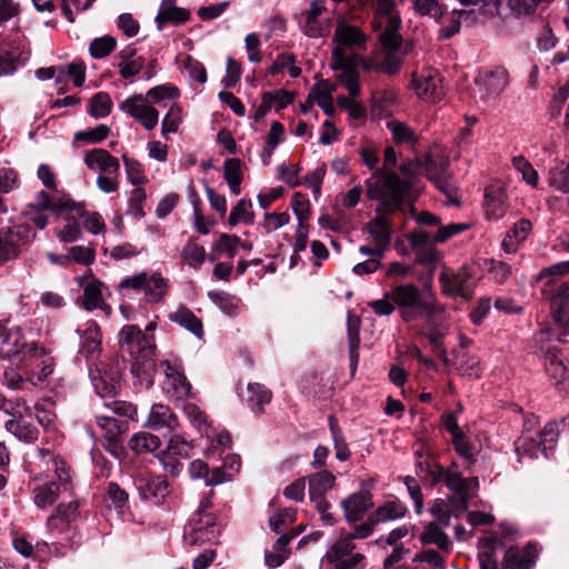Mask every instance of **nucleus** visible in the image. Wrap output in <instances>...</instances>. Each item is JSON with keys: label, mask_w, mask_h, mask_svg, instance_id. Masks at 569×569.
<instances>
[{"label": "nucleus", "mask_w": 569, "mask_h": 569, "mask_svg": "<svg viewBox=\"0 0 569 569\" xmlns=\"http://www.w3.org/2000/svg\"><path fill=\"white\" fill-rule=\"evenodd\" d=\"M509 206L505 190L499 186H489L485 190L483 210L488 220H500L508 212Z\"/></svg>", "instance_id": "obj_22"}, {"label": "nucleus", "mask_w": 569, "mask_h": 569, "mask_svg": "<svg viewBox=\"0 0 569 569\" xmlns=\"http://www.w3.org/2000/svg\"><path fill=\"white\" fill-rule=\"evenodd\" d=\"M397 166V153L393 147H387L385 149V156H383V167L380 169H376V171L372 172L370 178H373L378 172H381L385 177L386 176H393L396 177L400 182L406 183L407 187V199H413L415 197L411 196V182L410 179H401L395 171H392V168Z\"/></svg>", "instance_id": "obj_39"}, {"label": "nucleus", "mask_w": 569, "mask_h": 569, "mask_svg": "<svg viewBox=\"0 0 569 569\" xmlns=\"http://www.w3.org/2000/svg\"><path fill=\"white\" fill-rule=\"evenodd\" d=\"M83 161L89 169L94 170L99 168L107 174H117L120 170L118 158L100 148L87 151Z\"/></svg>", "instance_id": "obj_27"}, {"label": "nucleus", "mask_w": 569, "mask_h": 569, "mask_svg": "<svg viewBox=\"0 0 569 569\" xmlns=\"http://www.w3.org/2000/svg\"><path fill=\"white\" fill-rule=\"evenodd\" d=\"M346 520L351 523L362 519L365 513L372 508V495L369 490H360L350 495L340 502Z\"/></svg>", "instance_id": "obj_19"}, {"label": "nucleus", "mask_w": 569, "mask_h": 569, "mask_svg": "<svg viewBox=\"0 0 569 569\" xmlns=\"http://www.w3.org/2000/svg\"><path fill=\"white\" fill-rule=\"evenodd\" d=\"M38 351H40V356L47 355V350L43 347L39 348L37 342L27 343L19 328L8 330L0 342V355L9 358L11 363L16 365L28 358L37 357Z\"/></svg>", "instance_id": "obj_8"}, {"label": "nucleus", "mask_w": 569, "mask_h": 569, "mask_svg": "<svg viewBox=\"0 0 569 569\" xmlns=\"http://www.w3.org/2000/svg\"><path fill=\"white\" fill-rule=\"evenodd\" d=\"M545 367L553 383L563 392L569 393V370L559 356L558 350H547L545 357Z\"/></svg>", "instance_id": "obj_24"}, {"label": "nucleus", "mask_w": 569, "mask_h": 569, "mask_svg": "<svg viewBox=\"0 0 569 569\" xmlns=\"http://www.w3.org/2000/svg\"><path fill=\"white\" fill-rule=\"evenodd\" d=\"M183 415L190 425L201 435L207 438H211L210 423L208 421V417L203 410L200 409L199 406L194 403H186L182 408Z\"/></svg>", "instance_id": "obj_34"}, {"label": "nucleus", "mask_w": 569, "mask_h": 569, "mask_svg": "<svg viewBox=\"0 0 569 569\" xmlns=\"http://www.w3.org/2000/svg\"><path fill=\"white\" fill-rule=\"evenodd\" d=\"M80 503L77 500H73L69 503H60L54 512L49 517L48 521H52L57 518H59L64 523H71L74 521L80 512H79Z\"/></svg>", "instance_id": "obj_58"}, {"label": "nucleus", "mask_w": 569, "mask_h": 569, "mask_svg": "<svg viewBox=\"0 0 569 569\" xmlns=\"http://www.w3.org/2000/svg\"><path fill=\"white\" fill-rule=\"evenodd\" d=\"M149 426L151 429L167 433L168 437L177 435L174 427L178 425L177 417L169 406L154 403L149 413Z\"/></svg>", "instance_id": "obj_26"}, {"label": "nucleus", "mask_w": 569, "mask_h": 569, "mask_svg": "<svg viewBox=\"0 0 569 569\" xmlns=\"http://www.w3.org/2000/svg\"><path fill=\"white\" fill-rule=\"evenodd\" d=\"M331 68L338 72L339 82L355 98L360 93L359 72L357 71V57L342 53L340 49L332 50Z\"/></svg>", "instance_id": "obj_10"}, {"label": "nucleus", "mask_w": 569, "mask_h": 569, "mask_svg": "<svg viewBox=\"0 0 569 569\" xmlns=\"http://www.w3.org/2000/svg\"><path fill=\"white\" fill-rule=\"evenodd\" d=\"M509 84V74L506 68L495 66L480 72L476 86L482 100L498 97Z\"/></svg>", "instance_id": "obj_13"}, {"label": "nucleus", "mask_w": 569, "mask_h": 569, "mask_svg": "<svg viewBox=\"0 0 569 569\" xmlns=\"http://www.w3.org/2000/svg\"><path fill=\"white\" fill-rule=\"evenodd\" d=\"M435 480H442L451 491L459 493V497L450 499V503L460 511L467 510L469 499L475 496L479 487L477 477L463 478L459 471L452 468H437Z\"/></svg>", "instance_id": "obj_6"}, {"label": "nucleus", "mask_w": 569, "mask_h": 569, "mask_svg": "<svg viewBox=\"0 0 569 569\" xmlns=\"http://www.w3.org/2000/svg\"><path fill=\"white\" fill-rule=\"evenodd\" d=\"M133 485L142 500L154 505L163 503L169 495V483L162 476L139 473L134 477Z\"/></svg>", "instance_id": "obj_12"}, {"label": "nucleus", "mask_w": 569, "mask_h": 569, "mask_svg": "<svg viewBox=\"0 0 569 569\" xmlns=\"http://www.w3.org/2000/svg\"><path fill=\"white\" fill-rule=\"evenodd\" d=\"M29 53L24 51L16 52L13 49L0 50V77L12 74L19 66H23L28 60Z\"/></svg>", "instance_id": "obj_35"}, {"label": "nucleus", "mask_w": 569, "mask_h": 569, "mask_svg": "<svg viewBox=\"0 0 569 569\" xmlns=\"http://www.w3.org/2000/svg\"><path fill=\"white\" fill-rule=\"evenodd\" d=\"M117 46V41L111 36H103L100 38H94L90 46L89 52L94 59H102L109 56Z\"/></svg>", "instance_id": "obj_54"}, {"label": "nucleus", "mask_w": 569, "mask_h": 569, "mask_svg": "<svg viewBox=\"0 0 569 569\" xmlns=\"http://www.w3.org/2000/svg\"><path fill=\"white\" fill-rule=\"evenodd\" d=\"M36 230L27 223L0 228V266L13 261L36 238Z\"/></svg>", "instance_id": "obj_4"}, {"label": "nucleus", "mask_w": 569, "mask_h": 569, "mask_svg": "<svg viewBox=\"0 0 569 569\" xmlns=\"http://www.w3.org/2000/svg\"><path fill=\"white\" fill-rule=\"evenodd\" d=\"M420 539L425 545H436L441 550H448L450 546V540L447 533L440 529V527L430 522L425 531L421 533Z\"/></svg>", "instance_id": "obj_45"}, {"label": "nucleus", "mask_w": 569, "mask_h": 569, "mask_svg": "<svg viewBox=\"0 0 569 569\" xmlns=\"http://www.w3.org/2000/svg\"><path fill=\"white\" fill-rule=\"evenodd\" d=\"M333 39L337 44L335 49H340L342 53H347L346 49L365 48L367 42V37L360 28L345 22L338 23Z\"/></svg>", "instance_id": "obj_20"}, {"label": "nucleus", "mask_w": 569, "mask_h": 569, "mask_svg": "<svg viewBox=\"0 0 569 569\" xmlns=\"http://www.w3.org/2000/svg\"><path fill=\"white\" fill-rule=\"evenodd\" d=\"M79 284L83 289V301L82 307L88 310L92 311L94 309L101 308L103 305V298H102V291L101 288L103 283L94 278L92 273L90 272V280L87 281V277H79Z\"/></svg>", "instance_id": "obj_29"}, {"label": "nucleus", "mask_w": 569, "mask_h": 569, "mask_svg": "<svg viewBox=\"0 0 569 569\" xmlns=\"http://www.w3.org/2000/svg\"><path fill=\"white\" fill-rule=\"evenodd\" d=\"M97 425L106 431L104 438L120 437L122 432L128 429V422L124 420H118L113 416L109 415H97Z\"/></svg>", "instance_id": "obj_48"}, {"label": "nucleus", "mask_w": 569, "mask_h": 569, "mask_svg": "<svg viewBox=\"0 0 569 569\" xmlns=\"http://www.w3.org/2000/svg\"><path fill=\"white\" fill-rule=\"evenodd\" d=\"M247 402L254 412H262L263 405L270 402L272 393L260 383H249Z\"/></svg>", "instance_id": "obj_42"}, {"label": "nucleus", "mask_w": 569, "mask_h": 569, "mask_svg": "<svg viewBox=\"0 0 569 569\" xmlns=\"http://www.w3.org/2000/svg\"><path fill=\"white\" fill-rule=\"evenodd\" d=\"M119 349L122 362L126 355L131 363V373L140 379L141 383L151 386L154 376L163 377L166 392L178 391V366L170 360H162L158 365L153 360L156 343L152 335H147L136 325H127L119 332Z\"/></svg>", "instance_id": "obj_2"}, {"label": "nucleus", "mask_w": 569, "mask_h": 569, "mask_svg": "<svg viewBox=\"0 0 569 569\" xmlns=\"http://www.w3.org/2000/svg\"><path fill=\"white\" fill-rule=\"evenodd\" d=\"M290 222V214L284 212H267L263 216L262 228L267 233L278 230Z\"/></svg>", "instance_id": "obj_64"}, {"label": "nucleus", "mask_w": 569, "mask_h": 569, "mask_svg": "<svg viewBox=\"0 0 569 569\" xmlns=\"http://www.w3.org/2000/svg\"><path fill=\"white\" fill-rule=\"evenodd\" d=\"M335 90L336 86L332 82L322 80L309 93V99H313L328 116H332L335 113V106L331 94Z\"/></svg>", "instance_id": "obj_30"}, {"label": "nucleus", "mask_w": 569, "mask_h": 569, "mask_svg": "<svg viewBox=\"0 0 569 569\" xmlns=\"http://www.w3.org/2000/svg\"><path fill=\"white\" fill-rule=\"evenodd\" d=\"M148 452H153L163 469L172 476L178 473V435L156 436L147 432Z\"/></svg>", "instance_id": "obj_9"}, {"label": "nucleus", "mask_w": 569, "mask_h": 569, "mask_svg": "<svg viewBox=\"0 0 569 569\" xmlns=\"http://www.w3.org/2000/svg\"><path fill=\"white\" fill-rule=\"evenodd\" d=\"M211 301L229 317H234L239 312L240 299L224 291L209 292Z\"/></svg>", "instance_id": "obj_44"}, {"label": "nucleus", "mask_w": 569, "mask_h": 569, "mask_svg": "<svg viewBox=\"0 0 569 569\" xmlns=\"http://www.w3.org/2000/svg\"><path fill=\"white\" fill-rule=\"evenodd\" d=\"M552 319L560 329V335H567L569 323V283H561L551 298Z\"/></svg>", "instance_id": "obj_23"}, {"label": "nucleus", "mask_w": 569, "mask_h": 569, "mask_svg": "<svg viewBox=\"0 0 569 569\" xmlns=\"http://www.w3.org/2000/svg\"><path fill=\"white\" fill-rule=\"evenodd\" d=\"M29 207L37 212L51 210L57 216L71 213L73 211H76L79 217H83L86 214L83 204L77 203L70 199L67 201L59 200L53 202L50 194L43 190L38 192L37 202L34 204H29Z\"/></svg>", "instance_id": "obj_21"}, {"label": "nucleus", "mask_w": 569, "mask_h": 569, "mask_svg": "<svg viewBox=\"0 0 569 569\" xmlns=\"http://www.w3.org/2000/svg\"><path fill=\"white\" fill-rule=\"evenodd\" d=\"M122 161L126 168L128 180L136 187L147 182V178L143 173L140 162L136 159L128 157L126 153L122 154Z\"/></svg>", "instance_id": "obj_60"}, {"label": "nucleus", "mask_w": 569, "mask_h": 569, "mask_svg": "<svg viewBox=\"0 0 569 569\" xmlns=\"http://www.w3.org/2000/svg\"><path fill=\"white\" fill-rule=\"evenodd\" d=\"M293 537H295V535L280 536L273 545V551L266 552V555H264L266 565L269 568H277V567L281 566L286 559H288V557L290 555L288 545Z\"/></svg>", "instance_id": "obj_36"}, {"label": "nucleus", "mask_w": 569, "mask_h": 569, "mask_svg": "<svg viewBox=\"0 0 569 569\" xmlns=\"http://www.w3.org/2000/svg\"><path fill=\"white\" fill-rule=\"evenodd\" d=\"M336 477L328 470L309 476L310 499L323 497L335 486Z\"/></svg>", "instance_id": "obj_33"}, {"label": "nucleus", "mask_w": 569, "mask_h": 569, "mask_svg": "<svg viewBox=\"0 0 569 569\" xmlns=\"http://www.w3.org/2000/svg\"><path fill=\"white\" fill-rule=\"evenodd\" d=\"M120 109L138 120L147 130L153 129L158 123L159 112L149 106L140 93H134L122 101Z\"/></svg>", "instance_id": "obj_15"}, {"label": "nucleus", "mask_w": 569, "mask_h": 569, "mask_svg": "<svg viewBox=\"0 0 569 569\" xmlns=\"http://www.w3.org/2000/svg\"><path fill=\"white\" fill-rule=\"evenodd\" d=\"M124 369V363L117 359H111L108 362H101V368L98 369V376L103 377L109 382H114L120 385L122 379V371Z\"/></svg>", "instance_id": "obj_57"}, {"label": "nucleus", "mask_w": 569, "mask_h": 569, "mask_svg": "<svg viewBox=\"0 0 569 569\" xmlns=\"http://www.w3.org/2000/svg\"><path fill=\"white\" fill-rule=\"evenodd\" d=\"M6 430L21 441L31 443L39 437V429L31 422L21 419H10L4 425Z\"/></svg>", "instance_id": "obj_31"}, {"label": "nucleus", "mask_w": 569, "mask_h": 569, "mask_svg": "<svg viewBox=\"0 0 569 569\" xmlns=\"http://www.w3.org/2000/svg\"><path fill=\"white\" fill-rule=\"evenodd\" d=\"M190 531L186 533L184 539L191 543L211 542L219 536V526L211 513L198 515V519L190 523Z\"/></svg>", "instance_id": "obj_17"}, {"label": "nucleus", "mask_w": 569, "mask_h": 569, "mask_svg": "<svg viewBox=\"0 0 569 569\" xmlns=\"http://www.w3.org/2000/svg\"><path fill=\"white\" fill-rule=\"evenodd\" d=\"M472 11L470 10H455L449 14L443 16L446 19V26L439 30L440 39H449L459 32L462 21H467Z\"/></svg>", "instance_id": "obj_38"}, {"label": "nucleus", "mask_w": 569, "mask_h": 569, "mask_svg": "<svg viewBox=\"0 0 569 569\" xmlns=\"http://www.w3.org/2000/svg\"><path fill=\"white\" fill-rule=\"evenodd\" d=\"M396 143L413 144L417 140L415 131L403 122L391 120L387 123Z\"/></svg>", "instance_id": "obj_52"}, {"label": "nucleus", "mask_w": 569, "mask_h": 569, "mask_svg": "<svg viewBox=\"0 0 569 569\" xmlns=\"http://www.w3.org/2000/svg\"><path fill=\"white\" fill-rule=\"evenodd\" d=\"M107 500H110L114 509L121 513L128 505L129 495L117 482H109L106 490Z\"/></svg>", "instance_id": "obj_59"}, {"label": "nucleus", "mask_w": 569, "mask_h": 569, "mask_svg": "<svg viewBox=\"0 0 569 569\" xmlns=\"http://www.w3.org/2000/svg\"><path fill=\"white\" fill-rule=\"evenodd\" d=\"M425 169L428 179L437 189L448 197H451L456 184L451 173L448 171V161L443 158L428 156L425 162Z\"/></svg>", "instance_id": "obj_16"}, {"label": "nucleus", "mask_w": 569, "mask_h": 569, "mask_svg": "<svg viewBox=\"0 0 569 569\" xmlns=\"http://www.w3.org/2000/svg\"><path fill=\"white\" fill-rule=\"evenodd\" d=\"M516 451L519 460L523 457L538 458V453L542 452V446H539V438L533 435L522 433L516 442Z\"/></svg>", "instance_id": "obj_47"}, {"label": "nucleus", "mask_w": 569, "mask_h": 569, "mask_svg": "<svg viewBox=\"0 0 569 569\" xmlns=\"http://www.w3.org/2000/svg\"><path fill=\"white\" fill-rule=\"evenodd\" d=\"M537 558L538 548L533 543H528L523 549L511 547L505 555L502 569H531Z\"/></svg>", "instance_id": "obj_25"}, {"label": "nucleus", "mask_w": 569, "mask_h": 569, "mask_svg": "<svg viewBox=\"0 0 569 569\" xmlns=\"http://www.w3.org/2000/svg\"><path fill=\"white\" fill-rule=\"evenodd\" d=\"M413 8L418 14L429 16L437 22H440L445 16V10L438 0H415Z\"/></svg>", "instance_id": "obj_56"}, {"label": "nucleus", "mask_w": 569, "mask_h": 569, "mask_svg": "<svg viewBox=\"0 0 569 569\" xmlns=\"http://www.w3.org/2000/svg\"><path fill=\"white\" fill-rule=\"evenodd\" d=\"M252 202L251 200L240 199L236 206L231 209L229 214L228 222L230 226H237L240 222L243 223H252L254 219V214L251 211Z\"/></svg>", "instance_id": "obj_49"}, {"label": "nucleus", "mask_w": 569, "mask_h": 569, "mask_svg": "<svg viewBox=\"0 0 569 569\" xmlns=\"http://www.w3.org/2000/svg\"><path fill=\"white\" fill-rule=\"evenodd\" d=\"M112 106L113 103L109 93L99 91L90 98L87 112L94 119L106 118L111 113Z\"/></svg>", "instance_id": "obj_37"}, {"label": "nucleus", "mask_w": 569, "mask_h": 569, "mask_svg": "<svg viewBox=\"0 0 569 569\" xmlns=\"http://www.w3.org/2000/svg\"><path fill=\"white\" fill-rule=\"evenodd\" d=\"M79 352L87 359L91 358L101 347V331L97 322L91 321L81 337Z\"/></svg>", "instance_id": "obj_32"}, {"label": "nucleus", "mask_w": 569, "mask_h": 569, "mask_svg": "<svg viewBox=\"0 0 569 569\" xmlns=\"http://www.w3.org/2000/svg\"><path fill=\"white\" fill-rule=\"evenodd\" d=\"M549 184L562 193H569V166L563 161L556 162L549 170Z\"/></svg>", "instance_id": "obj_40"}, {"label": "nucleus", "mask_w": 569, "mask_h": 569, "mask_svg": "<svg viewBox=\"0 0 569 569\" xmlns=\"http://www.w3.org/2000/svg\"><path fill=\"white\" fill-rule=\"evenodd\" d=\"M325 559L333 565L335 569H365L366 567V557L356 551V543L351 541V537L340 536L329 547Z\"/></svg>", "instance_id": "obj_7"}, {"label": "nucleus", "mask_w": 569, "mask_h": 569, "mask_svg": "<svg viewBox=\"0 0 569 569\" xmlns=\"http://www.w3.org/2000/svg\"><path fill=\"white\" fill-rule=\"evenodd\" d=\"M119 290L123 296L131 299L130 291L136 293H143L147 302L160 301L167 292L166 281L160 274H149L146 271L126 277L119 283Z\"/></svg>", "instance_id": "obj_5"}, {"label": "nucleus", "mask_w": 569, "mask_h": 569, "mask_svg": "<svg viewBox=\"0 0 569 569\" xmlns=\"http://www.w3.org/2000/svg\"><path fill=\"white\" fill-rule=\"evenodd\" d=\"M406 513V508L396 502L389 501L383 506H380L370 516L375 520L376 523L386 522L390 520H396L403 517Z\"/></svg>", "instance_id": "obj_50"}, {"label": "nucleus", "mask_w": 569, "mask_h": 569, "mask_svg": "<svg viewBox=\"0 0 569 569\" xmlns=\"http://www.w3.org/2000/svg\"><path fill=\"white\" fill-rule=\"evenodd\" d=\"M183 260L188 266L194 269L200 268L206 260V251L203 247L191 239L183 248Z\"/></svg>", "instance_id": "obj_55"}, {"label": "nucleus", "mask_w": 569, "mask_h": 569, "mask_svg": "<svg viewBox=\"0 0 569 569\" xmlns=\"http://www.w3.org/2000/svg\"><path fill=\"white\" fill-rule=\"evenodd\" d=\"M180 326L193 333L199 340L203 339V326L190 310L180 308Z\"/></svg>", "instance_id": "obj_62"}, {"label": "nucleus", "mask_w": 569, "mask_h": 569, "mask_svg": "<svg viewBox=\"0 0 569 569\" xmlns=\"http://www.w3.org/2000/svg\"><path fill=\"white\" fill-rule=\"evenodd\" d=\"M412 86L417 96L429 102H437L445 96L440 73L433 69H425L415 74Z\"/></svg>", "instance_id": "obj_14"}, {"label": "nucleus", "mask_w": 569, "mask_h": 569, "mask_svg": "<svg viewBox=\"0 0 569 569\" xmlns=\"http://www.w3.org/2000/svg\"><path fill=\"white\" fill-rule=\"evenodd\" d=\"M60 74L56 78L57 83L64 81V77H71L76 87H82L86 81V64L83 61H73L59 68Z\"/></svg>", "instance_id": "obj_46"}, {"label": "nucleus", "mask_w": 569, "mask_h": 569, "mask_svg": "<svg viewBox=\"0 0 569 569\" xmlns=\"http://www.w3.org/2000/svg\"><path fill=\"white\" fill-rule=\"evenodd\" d=\"M559 429L558 423L555 421L548 422L545 428L537 435L539 438V446H542V453L547 457V451L555 447L558 439Z\"/></svg>", "instance_id": "obj_61"}, {"label": "nucleus", "mask_w": 569, "mask_h": 569, "mask_svg": "<svg viewBox=\"0 0 569 569\" xmlns=\"http://www.w3.org/2000/svg\"><path fill=\"white\" fill-rule=\"evenodd\" d=\"M401 318L406 322L425 318L430 325L441 319L445 306L435 300H425L420 290L413 284H400L389 291Z\"/></svg>", "instance_id": "obj_3"}, {"label": "nucleus", "mask_w": 569, "mask_h": 569, "mask_svg": "<svg viewBox=\"0 0 569 569\" xmlns=\"http://www.w3.org/2000/svg\"><path fill=\"white\" fill-rule=\"evenodd\" d=\"M325 0H313L306 16L303 31L308 37L318 38L328 32L329 17Z\"/></svg>", "instance_id": "obj_18"}, {"label": "nucleus", "mask_w": 569, "mask_h": 569, "mask_svg": "<svg viewBox=\"0 0 569 569\" xmlns=\"http://www.w3.org/2000/svg\"><path fill=\"white\" fill-rule=\"evenodd\" d=\"M365 186L366 197L377 201V206L375 218L368 221L362 230L372 239L373 244L387 251L395 228L391 217L397 213L407 216L408 209L413 212L415 200L407 199L406 183L393 176L385 177L378 172L373 178L366 179Z\"/></svg>", "instance_id": "obj_1"}, {"label": "nucleus", "mask_w": 569, "mask_h": 569, "mask_svg": "<svg viewBox=\"0 0 569 569\" xmlns=\"http://www.w3.org/2000/svg\"><path fill=\"white\" fill-rule=\"evenodd\" d=\"M442 292L449 297H460L469 300L472 297L475 281L467 267H461L457 271L445 270L440 276Z\"/></svg>", "instance_id": "obj_11"}, {"label": "nucleus", "mask_w": 569, "mask_h": 569, "mask_svg": "<svg viewBox=\"0 0 569 569\" xmlns=\"http://www.w3.org/2000/svg\"><path fill=\"white\" fill-rule=\"evenodd\" d=\"M512 166L521 174L522 180L526 181L530 187H538V172L523 156L515 157L512 159Z\"/></svg>", "instance_id": "obj_53"}, {"label": "nucleus", "mask_w": 569, "mask_h": 569, "mask_svg": "<svg viewBox=\"0 0 569 569\" xmlns=\"http://www.w3.org/2000/svg\"><path fill=\"white\" fill-rule=\"evenodd\" d=\"M111 133L109 126L101 123L94 128L77 131L73 134V142H83L87 144H98L104 141Z\"/></svg>", "instance_id": "obj_43"}, {"label": "nucleus", "mask_w": 569, "mask_h": 569, "mask_svg": "<svg viewBox=\"0 0 569 569\" xmlns=\"http://www.w3.org/2000/svg\"><path fill=\"white\" fill-rule=\"evenodd\" d=\"M457 370L461 376L478 378L481 372L480 361L476 356L465 353L460 358Z\"/></svg>", "instance_id": "obj_63"}, {"label": "nucleus", "mask_w": 569, "mask_h": 569, "mask_svg": "<svg viewBox=\"0 0 569 569\" xmlns=\"http://www.w3.org/2000/svg\"><path fill=\"white\" fill-rule=\"evenodd\" d=\"M33 493L36 506L44 509L52 506L58 500L60 493V485L56 481H51L34 488Z\"/></svg>", "instance_id": "obj_41"}, {"label": "nucleus", "mask_w": 569, "mask_h": 569, "mask_svg": "<svg viewBox=\"0 0 569 569\" xmlns=\"http://www.w3.org/2000/svg\"><path fill=\"white\" fill-rule=\"evenodd\" d=\"M532 223L527 218H521L507 231L501 241V248L506 253L517 252L519 246L529 237Z\"/></svg>", "instance_id": "obj_28"}, {"label": "nucleus", "mask_w": 569, "mask_h": 569, "mask_svg": "<svg viewBox=\"0 0 569 569\" xmlns=\"http://www.w3.org/2000/svg\"><path fill=\"white\" fill-rule=\"evenodd\" d=\"M157 28L162 30L167 23L178 26V7L176 0H162L156 17Z\"/></svg>", "instance_id": "obj_51"}]
</instances>
